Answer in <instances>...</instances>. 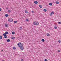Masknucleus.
I'll list each match as a JSON object with an SVG mask.
<instances>
[{
  "instance_id": "obj_1",
  "label": "nucleus",
  "mask_w": 61,
  "mask_h": 61,
  "mask_svg": "<svg viewBox=\"0 0 61 61\" xmlns=\"http://www.w3.org/2000/svg\"><path fill=\"white\" fill-rule=\"evenodd\" d=\"M17 45L20 48L21 50H23L24 49V47H23V44H21V43L20 42L17 44Z\"/></svg>"
},
{
  "instance_id": "obj_2",
  "label": "nucleus",
  "mask_w": 61,
  "mask_h": 61,
  "mask_svg": "<svg viewBox=\"0 0 61 61\" xmlns=\"http://www.w3.org/2000/svg\"><path fill=\"white\" fill-rule=\"evenodd\" d=\"M33 25H39V23L37 22H36V21H35L33 22Z\"/></svg>"
},
{
  "instance_id": "obj_3",
  "label": "nucleus",
  "mask_w": 61,
  "mask_h": 61,
  "mask_svg": "<svg viewBox=\"0 0 61 61\" xmlns=\"http://www.w3.org/2000/svg\"><path fill=\"white\" fill-rule=\"evenodd\" d=\"M8 20L9 22H13V20L12 19H11L10 20V19H8Z\"/></svg>"
},
{
  "instance_id": "obj_4",
  "label": "nucleus",
  "mask_w": 61,
  "mask_h": 61,
  "mask_svg": "<svg viewBox=\"0 0 61 61\" xmlns=\"http://www.w3.org/2000/svg\"><path fill=\"white\" fill-rule=\"evenodd\" d=\"M3 36H4V38H7V36H6V35H5V34H3Z\"/></svg>"
},
{
  "instance_id": "obj_5",
  "label": "nucleus",
  "mask_w": 61,
  "mask_h": 61,
  "mask_svg": "<svg viewBox=\"0 0 61 61\" xmlns=\"http://www.w3.org/2000/svg\"><path fill=\"white\" fill-rule=\"evenodd\" d=\"M54 14V11L52 12H51V13L50 14V15H52V14Z\"/></svg>"
},
{
  "instance_id": "obj_6",
  "label": "nucleus",
  "mask_w": 61,
  "mask_h": 61,
  "mask_svg": "<svg viewBox=\"0 0 61 61\" xmlns=\"http://www.w3.org/2000/svg\"><path fill=\"white\" fill-rule=\"evenodd\" d=\"M3 34L6 35V34H8V32H5V33H4Z\"/></svg>"
},
{
  "instance_id": "obj_7",
  "label": "nucleus",
  "mask_w": 61,
  "mask_h": 61,
  "mask_svg": "<svg viewBox=\"0 0 61 61\" xmlns=\"http://www.w3.org/2000/svg\"><path fill=\"white\" fill-rule=\"evenodd\" d=\"M6 41L7 42H10V40L9 39H8Z\"/></svg>"
},
{
  "instance_id": "obj_8",
  "label": "nucleus",
  "mask_w": 61,
  "mask_h": 61,
  "mask_svg": "<svg viewBox=\"0 0 61 61\" xmlns=\"http://www.w3.org/2000/svg\"><path fill=\"white\" fill-rule=\"evenodd\" d=\"M34 3H35V4H37V3H38V2H37V1H35L34 2Z\"/></svg>"
},
{
  "instance_id": "obj_9",
  "label": "nucleus",
  "mask_w": 61,
  "mask_h": 61,
  "mask_svg": "<svg viewBox=\"0 0 61 61\" xmlns=\"http://www.w3.org/2000/svg\"><path fill=\"white\" fill-rule=\"evenodd\" d=\"M5 16H6V17H8V16H9V15H8V14H5Z\"/></svg>"
},
{
  "instance_id": "obj_10",
  "label": "nucleus",
  "mask_w": 61,
  "mask_h": 61,
  "mask_svg": "<svg viewBox=\"0 0 61 61\" xmlns=\"http://www.w3.org/2000/svg\"><path fill=\"white\" fill-rule=\"evenodd\" d=\"M44 11V12H46V11H47V10H46V9H44L43 10Z\"/></svg>"
},
{
  "instance_id": "obj_11",
  "label": "nucleus",
  "mask_w": 61,
  "mask_h": 61,
  "mask_svg": "<svg viewBox=\"0 0 61 61\" xmlns=\"http://www.w3.org/2000/svg\"><path fill=\"white\" fill-rule=\"evenodd\" d=\"M5 26L6 27H8V26L7 25V24H5Z\"/></svg>"
},
{
  "instance_id": "obj_12",
  "label": "nucleus",
  "mask_w": 61,
  "mask_h": 61,
  "mask_svg": "<svg viewBox=\"0 0 61 61\" xmlns=\"http://www.w3.org/2000/svg\"><path fill=\"white\" fill-rule=\"evenodd\" d=\"M2 39V36H0V40Z\"/></svg>"
},
{
  "instance_id": "obj_13",
  "label": "nucleus",
  "mask_w": 61,
  "mask_h": 61,
  "mask_svg": "<svg viewBox=\"0 0 61 61\" xmlns=\"http://www.w3.org/2000/svg\"><path fill=\"white\" fill-rule=\"evenodd\" d=\"M41 41L42 42H44L45 41V40L43 39H42L41 40Z\"/></svg>"
},
{
  "instance_id": "obj_14",
  "label": "nucleus",
  "mask_w": 61,
  "mask_h": 61,
  "mask_svg": "<svg viewBox=\"0 0 61 61\" xmlns=\"http://www.w3.org/2000/svg\"><path fill=\"white\" fill-rule=\"evenodd\" d=\"M47 36H50V35L48 33H47Z\"/></svg>"
},
{
  "instance_id": "obj_15",
  "label": "nucleus",
  "mask_w": 61,
  "mask_h": 61,
  "mask_svg": "<svg viewBox=\"0 0 61 61\" xmlns=\"http://www.w3.org/2000/svg\"><path fill=\"white\" fill-rule=\"evenodd\" d=\"M39 7H40V8H42V6L41 5H39Z\"/></svg>"
},
{
  "instance_id": "obj_16",
  "label": "nucleus",
  "mask_w": 61,
  "mask_h": 61,
  "mask_svg": "<svg viewBox=\"0 0 61 61\" xmlns=\"http://www.w3.org/2000/svg\"><path fill=\"white\" fill-rule=\"evenodd\" d=\"M11 39H15V37H12L11 38Z\"/></svg>"
},
{
  "instance_id": "obj_17",
  "label": "nucleus",
  "mask_w": 61,
  "mask_h": 61,
  "mask_svg": "<svg viewBox=\"0 0 61 61\" xmlns=\"http://www.w3.org/2000/svg\"><path fill=\"white\" fill-rule=\"evenodd\" d=\"M17 23V21H14V24H16Z\"/></svg>"
},
{
  "instance_id": "obj_18",
  "label": "nucleus",
  "mask_w": 61,
  "mask_h": 61,
  "mask_svg": "<svg viewBox=\"0 0 61 61\" xmlns=\"http://www.w3.org/2000/svg\"><path fill=\"white\" fill-rule=\"evenodd\" d=\"M56 4H59V2L58 1H56Z\"/></svg>"
},
{
  "instance_id": "obj_19",
  "label": "nucleus",
  "mask_w": 61,
  "mask_h": 61,
  "mask_svg": "<svg viewBox=\"0 0 61 61\" xmlns=\"http://www.w3.org/2000/svg\"><path fill=\"white\" fill-rule=\"evenodd\" d=\"M13 49L14 50H15L16 49V48H15V47H14L13 48Z\"/></svg>"
},
{
  "instance_id": "obj_20",
  "label": "nucleus",
  "mask_w": 61,
  "mask_h": 61,
  "mask_svg": "<svg viewBox=\"0 0 61 61\" xmlns=\"http://www.w3.org/2000/svg\"><path fill=\"white\" fill-rule=\"evenodd\" d=\"M26 22H28L29 21V20H28V19H27L26 20Z\"/></svg>"
},
{
  "instance_id": "obj_21",
  "label": "nucleus",
  "mask_w": 61,
  "mask_h": 61,
  "mask_svg": "<svg viewBox=\"0 0 61 61\" xmlns=\"http://www.w3.org/2000/svg\"><path fill=\"white\" fill-rule=\"evenodd\" d=\"M15 32H13L12 33V35H14V34H15Z\"/></svg>"
},
{
  "instance_id": "obj_22",
  "label": "nucleus",
  "mask_w": 61,
  "mask_h": 61,
  "mask_svg": "<svg viewBox=\"0 0 61 61\" xmlns=\"http://www.w3.org/2000/svg\"><path fill=\"white\" fill-rule=\"evenodd\" d=\"M25 13H28V12L27 10H25Z\"/></svg>"
},
{
  "instance_id": "obj_23",
  "label": "nucleus",
  "mask_w": 61,
  "mask_h": 61,
  "mask_svg": "<svg viewBox=\"0 0 61 61\" xmlns=\"http://www.w3.org/2000/svg\"><path fill=\"white\" fill-rule=\"evenodd\" d=\"M49 5H52V4L51 3H49Z\"/></svg>"
},
{
  "instance_id": "obj_24",
  "label": "nucleus",
  "mask_w": 61,
  "mask_h": 61,
  "mask_svg": "<svg viewBox=\"0 0 61 61\" xmlns=\"http://www.w3.org/2000/svg\"><path fill=\"white\" fill-rule=\"evenodd\" d=\"M54 28L55 29H57V27L56 26L54 27Z\"/></svg>"
},
{
  "instance_id": "obj_25",
  "label": "nucleus",
  "mask_w": 61,
  "mask_h": 61,
  "mask_svg": "<svg viewBox=\"0 0 61 61\" xmlns=\"http://www.w3.org/2000/svg\"><path fill=\"white\" fill-rule=\"evenodd\" d=\"M8 13H10L11 12V10H8Z\"/></svg>"
},
{
  "instance_id": "obj_26",
  "label": "nucleus",
  "mask_w": 61,
  "mask_h": 61,
  "mask_svg": "<svg viewBox=\"0 0 61 61\" xmlns=\"http://www.w3.org/2000/svg\"><path fill=\"white\" fill-rule=\"evenodd\" d=\"M22 27H20V30H22Z\"/></svg>"
},
{
  "instance_id": "obj_27",
  "label": "nucleus",
  "mask_w": 61,
  "mask_h": 61,
  "mask_svg": "<svg viewBox=\"0 0 61 61\" xmlns=\"http://www.w3.org/2000/svg\"><path fill=\"white\" fill-rule=\"evenodd\" d=\"M58 23L59 24H61V22H58Z\"/></svg>"
},
{
  "instance_id": "obj_28",
  "label": "nucleus",
  "mask_w": 61,
  "mask_h": 61,
  "mask_svg": "<svg viewBox=\"0 0 61 61\" xmlns=\"http://www.w3.org/2000/svg\"><path fill=\"white\" fill-rule=\"evenodd\" d=\"M45 61H48V60L46 59H45Z\"/></svg>"
},
{
  "instance_id": "obj_29",
  "label": "nucleus",
  "mask_w": 61,
  "mask_h": 61,
  "mask_svg": "<svg viewBox=\"0 0 61 61\" xmlns=\"http://www.w3.org/2000/svg\"><path fill=\"white\" fill-rule=\"evenodd\" d=\"M60 52V50H58V52H59V53Z\"/></svg>"
},
{
  "instance_id": "obj_30",
  "label": "nucleus",
  "mask_w": 61,
  "mask_h": 61,
  "mask_svg": "<svg viewBox=\"0 0 61 61\" xmlns=\"http://www.w3.org/2000/svg\"><path fill=\"white\" fill-rule=\"evenodd\" d=\"M58 42H59V43H60V42H61V41H58Z\"/></svg>"
},
{
  "instance_id": "obj_31",
  "label": "nucleus",
  "mask_w": 61,
  "mask_h": 61,
  "mask_svg": "<svg viewBox=\"0 0 61 61\" xmlns=\"http://www.w3.org/2000/svg\"><path fill=\"white\" fill-rule=\"evenodd\" d=\"M2 11V9L0 8V11Z\"/></svg>"
},
{
  "instance_id": "obj_32",
  "label": "nucleus",
  "mask_w": 61,
  "mask_h": 61,
  "mask_svg": "<svg viewBox=\"0 0 61 61\" xmlns=\"http://www.w3.org/2000/svg\"><path fill=\"white\" fill-rule=\"evenodd\" d=\"M32 13H34V11H32Z\"/></svg>"
},
{
  "instance_id": "obj_33",
  "label": "nucleus",
  "mask_w": 61,
  "mask_h": 61,
  "mask_svg": "<svg viewBox=\"0 0 61 61\" xmlns=\"http://www.w3.org/2000/svg\"><path fill=\"white\" fill-rule=\"evenodd\" d=\"M21 60L22 61H24V60L23 59H21Z\"/></svg>"
},
{
  "instance_id": "obj_34",
  "label": "nucleus",
  "mask_w": 61,
  "mask_h": 61,
  "mask_svg": "<svg viewBox=\"0 0 61 61\" xmlns=\"http://www.w3.org/2000/svg\"><path fill=\"white\" fill-rule=\"evenodd\" d=\"M3 50H1L2 52H3Z\"/></svg>"
},
{
  "instance_id": "obj_35",
  "label": "nucleus",
  "mask_w": 61,
  "mask_h": 61,
  "mask_svg": "<svg viewBox=\"0 0 61 61\" xmlns=\"http://www.w3.org/2000/svg\"><path fill=\"white\" fill-rule=\"evenodd\" d=\"M6 9H8V8H6Z\"/></svg>"
}]
</instances>
